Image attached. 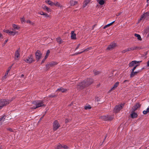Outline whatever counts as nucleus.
<instances>
[{
	"label": "nucleus",
	"mask_w": 149,
	"mask_h": 149,
	"mask_svg": "<svg viewBox=\"0 0 149 149\" xmlns=\"http://www.w3.org/2000/svg\"><path fill=\"white\" fill-rule=\"evenodd\" d=\"M13 27L15 30L11 31L9 30H4V31L9 34V35L14 36L15 35H17L18 32L17 31H15V30H18L19 29V27L17 25L15 24H13Z\"/></svg>",
	"instance_id": "f257e3e1"
},
{
	"label": "nucleus",
	"mask_w": 149,
	"mask_h": 149,
	"mask_svg": "<svg viewBox=\"0 0 149 149\" xmlns=\"http://www.w3.org/2000/svg\"><path fill=\"white\" fill-rule=\"evenodd\" d=\"M44 102L42 101H38L33 102V104L35 105V106L32 107V109H35L36 108L40 107L45 106V105L43 103Z\"/></svg>",
	"instance_id": "f03ea898"
},
{
	"label": "nucleus",
	"mask_w": 149,
	"mask_h": 149,
	"mask_svg": "<svg viewBox=\"0 0 149 149\" xmlns=\"http://www.w3.org/2000/svg\"><path fill=\"white\" fill-rule=\"evenodd\" d=\"M93 82V80L91 79H87L86 81L84 82H82L80 84H79V86H80L81 88H82V87H83L84 86H86L87 85H89L91 84Z\"/></svg>",
	"instance_id": "7ed1b4c3"
},
{
	"label": "nucleus",
	"mask_w": 149,
	"mask_h": 149,
	"mask_svg": "<svg viewBox=\"0 0 149 149\" xmlns=\"http://www.w3.org/2000/svg\"><path fill=\"white\" fill-rule=\"evenodd\" d=\"M12 100H1L0 102V109H1L6 104H7L10 102Z\"/></svg>",
	"instance_id": "20e7f679"
},
{
	"label": "nucleus",
	"mask_w": 149,
	"mask_h": 149,
	"mask_svg": "<svg viewBox=\"0 0 149 149\" xmlns=\"http://www.w3.org/2000/svg\"><path fill=\"white\" fill-rule=\"evenodd\" d=\"M143 19H149V12H148L142 15L139 20V21H140Z\"/></svg>",
	"instance_id": "39448f33"
},
{
	"label": "nucleus",
	"mask_w": 149,
	"mask_h": 149,
	"mask_svg": "<svg viewBox=\"0 0 149 149\" xmlns=\"http://www.w3.org/2000/svg\"><path fill=\"white\" fill-rule=\"evenodd\" d=\"M141 61H132L129 64V66L130 67H132L135 66V65H139V64Z\"/></svg>",
	"instance_id": "423d86ee"
},
{
	"label": "nucleus",
	"mask_w": 149,
	"mask_h": 149,
	"mask_svg": "<svg viewBox=\"0 0 149 149\" xmlns=\"http://www.w3.org/2000/svg\"><path fill=\"white\" fill-rule=\"evenodd\" d=\"M41 52L39 50H37L35 53L36 58L37 60H39L41 57L42 56Z\"/></svg>",
	"instance_id": "0eeeda50"
},
{
	"label": "nucleus",
	"mask_w": 149,
	"mask_h": 149,
	"mask_svg": "<svg viewBox=\"0 0 149 149\" xmlns=\"http://www.w3.org/2000/svg\"><path fill=\"white\" fill-rule=\"evenodd\" d=\"M123 106L124 104H121L116 106L114 109L115 112H118L123 108Z\"/></svg>",
	"instance_id": "6e6552de"
},
{
	"label": "nucleus",
	"mask_w": 149,
	"mask_h": 149,
	"mask_svg": "<svg viewBox=\"0 0 149 149\" xmlns=\"http://www.w3.org/2000/svg\"><path fill=\"white\" fill-rule=\"evenodd\" d=\"M33 61V57L32 55L28 56L25 61L27 63H31Z\"/></svg>",
	"instance_id": "1a4fd4ad"
},
{
	"label": "nucleus",
	"mask_w": 149,
	"mask_h": 149,
	"mask_svg": "<svg viewBox=\"0 0 149 149\" xmlns=\"http://www.w3.org/2000/svg\"><path fill=\"white\" fill-rule=\"evenodd\" d=\"M53 129L54 130H56L58 129L59 127V125L57 121H55L53 123Z\"/></svg>",
	"instance_id": "9d476101"
},
{
	"label": "nucleus",
	"mask_w": 149,
	"mask_h": 149,
	"mask_svg": "<svg viewBox=\"0 0 149 149\" xmlns=\"http://www.w3.org/2000/svg\"><path fill=\"white\" fill-rule=\"evenodd\" d=\"M42 8L44 10H45L47 12L49 13L52 11V10L47 6L45 5H43L42 6Z\"/></svg>",
	"instance_id": "9b49d317"
},
{
	"label": "nucleus",
	"mask_w": 149,
	"mask_h": 149,
	"mask_svg": "<svg viewBox=\"0 0 149 149\" xmlns=\"http://www.w3.org/2000/svg\"><path fill=\"white\" fill-rule=\"evenodd\" d=\"M116 46V45L115 43H113L110 44L109 45L107 48V49L108 50H111L113 49L114 47H115Z\"/></svg>",
	"instance_id": "f8f14e48"
},
{
	"label": "nucleus",
	"mask_w": 149,
	"mask_h": 149,
	"mask_svg": "<svg viewBox=\"0 0 149 149\" xmlns=\"http://www.w3.org/2000/svg\"><path fill=\"white\" fill-rule=\"evenodd\" d=\"M140 104L139 103H137L132 108V111H134L135 110H136L138 108L140 107Z\"/></svg>",
	"instance_id": "ddd939ff"
},
{
	"label": "nucleus",
	"mask_w": 149,
	"mask_h": 149,
	"mask_svg": "<svg viewBox=\"0 0 149 149\" xmlns=\"http://www.w3.org/2000/svg\"><path fill=\"white\" fill-rule=\"evenodd\" d=\"M134 111H132V112L131 114V116L132 118H136L138 114L137 113L134 112Z\"/></svg>",
	"instance_id": "4468645a"
},
{
	"label": "nucleus",
	"mask_w": 149,
	"mask_h": 149,
	"mask_svg": "<svg viewBox=\"0 0 149 149\" xmlns=\"http://www.w3.org/2000/svg\"><path fill=\"white\" fill-rule=\"evenodd\" d=\"M68 90L67 89L63 88L62 87H61L59 88H58L57 90L56 91L61 92L62 93H64L66 92Z\"/></svg>",
	"instance_id": "2eb2a0df"
},
{
	"label": "nucleus",
	"mask_w": 149,
	"mask_h": 149,
	"mask_svg": "<svg viewBox=\"0 0 149 149\" xmlns=\"http://www.w3.org/2000/svg\"><path fill=\"white\" fill-rule=\"evenodd\" d=\"M119 83V82L118 81L116 82V83L114 85V86L112 87L110 89L109 91L110 92H111L112 90H114V89L116 88L118 86Z\"/></svg>",
	"instance_id": "dca6fc26"
},
{
	"label": "nucleus",
	"mask_w": 149,
	"mask_h": 149,
	"mask_svg": "<svg viewBox=\"0 0 149 149\" xmlns=\"http://www.w3.org/2000/svg\"><path fill=\"white\" fill-rule=\"evenodd\" d=\"M71 39L73 40L76 39V34L74 33V31H72L71 32Z\"/></svg>",
	"instance_id": "f3484780"
},
{
	"label": "nucleus",
	"mask_w": 149,
	"mask_h": 149,
	"mask_svg": "<svg viewBox=\"0 0 149 149\" xmlns=\"http://www.w3.org/2000/svg\"><path fill=\"white\" fill-rule=\"evenodd\" d=\"M45 1L46 3L51 6H54V2H52L50 0L46 1Z\"/></svg>",
	"instance_id": "a211bd4d"
},
{
	"label": "nucleus",
	"mask_w": 149,
	"mask_h": 149,
	"mask_svg": "<svg viewBox=\"0 0 149 149\" xmlns=\"http://www.w3.org/2000/svg\"><path fill=\"white\" fill-rule=\"evenodd\" d=\"M19 49L17 50L15 53V59H17L19 56Z\"/></svg>",
	"instance_id": "6ab92c4d"
},
{
	"label": "nucleus",
	"mask_w": 149,
	"mask_h": 149,
	"mask_svg": "<svg viewBox=\"0 0 149 149\" xmlns=\"http://www.w3.org/2000/svg\"><path fill=\"white\" fill-rule=\"evenodd\" d=\"M57 64V63L55 62H52L51 63H49V64H47L46 65V67L47 68H48V66L49 67H51L52 66L54 65H56Z\"/></svg>",
	"instance_id": "aec40b11"
},
{
	"label": "nucleus",
	"mask_w": 149,
	"mask_h": 149,
	"mask_svg": "<svg viewBox=\"0 0 149 149\" xmlns=\"http://www.w3.org/2000/svg\"><path fill=\"white\" fill-rule=\"evenodd\" d=\"M6 116H3L0 118V126L2 125V123L4 121Z\"/></svg>",
	"instance_id": "412c9836"
},
{
	"label": "nucleus",
	"mask_w": 149,
	"mask_h": 149,
	"mask_svg": "<svg viewBox=\"0 0 149 149\" xmlns=\"http://www.w3.org/2000/svg\"><path fill=\"white\" fill-rule=\"evenodd\" d=\"M54 6L60 8L62 7V6L60 4V3L56 1H54Z\"/></svg>",
	"instance_id": "4be33fe9"
},
{
	"label": "nucleus",
	"mask_w": 149,
	"mask_h": 149,
	"mask_svg": "<svg viewBox=\"0 0 149 149\" xmlns=\"http://www.w3.org/2000/svg\"><path fill=\"white\" fill-rule=\"evenodd\" d=\"M91 0H85L84 3L83 7H85Z\"/></svg>",
	"instance_id": "5701e85b"
},
{
	"label": "nucleus",
	"mask_w": 149,
	"mask_h": 149,
	"mask_svg": "<svg viewBox=\"0 0 149 149\" xmlns=\"http://www.w3.org/2000/svg\"><path fill=\"white\" fill-rule=\"evenodd\" d=\"M100 118L101 119L104 120H106L109 119V118L107 116H103L100 117Z\"/></svg>",
	"instance_id": "b1692460"
},
{
	"label": "nucleus",
	"mask_w": 149,
	"mask_h": 149,
	"mask_svg": "<svg viewBox=\"0 0 149 149\" xmlns=\"http://www.w3.org/2000/svg\"><path fill=\"white\" fill-rule=\"evenodd\" d=\"M77 1L73 0L70 1V4L71 6H74L77 3Z\"/></svg>",
	"instance_id": "393cba45"
},
{
	"label": "nucleus",
	"mask_w": 149,
	"mask_h": 149,
	"mask_svg": "<svg viewBox=\"0 0 149 149\" xmlns=\"http://www.w3.org/2000/svg\"><path fill=\"white\" fill-rule=\"evenodd\" d=\"M139 72H134L132 71L131 72V74H130V77H134V75H136L137 73H138Z\"/></svg>",
	"instance_id": "a878e982"
},
{
	"label": "nucleus",
	"mask_w": 149,
	"mask_h": 149,
	"mask_svg": "<svg viewBox=\"0 0 149 149\" xmlns=\"http://www.w3.org/2000/svg\"><path fill=\"white\" fill-rule=\"evenodd\" d=\"M92 48L91 47H89V48H88L87 49H85L82 52H79L77 53V54H81L82 53H83V52H85L86 51H88V50H90Z\"/></svg>",
	"instance_id": "bb28decb"
},
{
	"label": "nucleus",
	"mask_w": 149,
	"mask_h": 149,
	"mask_svg": "<svg viewBox=\"0 0 149 149\" xmlns=\"http://www.w3.org/2000/svg\"><path fill=\"white\" fill-rule=\"evenodd\" d=\"M13 65H12L11 66L9 67L8 68V70L6 72L5 75L6 76L8 74L9 72L10 71L11 68H12Z\"/></svg>",
	"instance_id": "cd10ccee"
},
{
	"label": "nucleus",
	"mask_w": 149,
	"mask_h": 149,
	"mask_svg": "<svg viewBox=\"0 0 149 149\" xmlns=\"http://www.w3.org/2000/svg\"><path fill=\"white\" fill-rule=\"evenodd\" d=\"M114 22H115V21H114L112 22H111L109 24H108L107 25H106L105 26H104V29H105L106 28L112 25Z\"/></svg>",
	"instance_id": "c85d7f7f"
},
{
	"label": "nucleus",
	"mask_w": 149,
	"mask_h": 149,
	"mask_svg": "<svg viewBox=\"0 0 149 149\" xmlns=\"http://www.w3.org/2000/svg\"><path fill=\"white\" fill-rule=\"evenodd\" d=\"M134 36L137 37L139 40H141V37L139 35L135 33L134 34Z\"/></svg>",
	"instance_id": "c756f323"
},
{
	"label": "nucleus",
	"mask_w": 149,
	"mask_h": 149,
	"mask_svg": "<svg viewBox=\"0 0 149 149\" xmlns=\"http://www.w3.org/2000/svg\"><path fill=\"white\" fill-rule=\"evenodd\" d=\"M84 108L86 110H89L91 108V107L90 105H87L85 106Z\"/></svg>",
	"instance_id": "7c9ffc66"
},
{
	"label": "nucleus",
	"mask_w": 149,
	"mask_h": 149,
	"mask_svg": "<svg viewBox=\"0 0 149 149\" xmlns=\"http://www.w3.org/2000/svg\"><path fill=\"white\" fill-rule=\"evenodd\" d=\"M56 41L59 44H61L62 42V40L60 38H56Z\"/></svg>",
	"instance_id": "2f4dec72"
},
{
	"label": "nucleus",
	"mask_w": 149,
	"mask_h": 149,
	"mask_svg": "<svg viewBox=\"0 0 149 149\" xmlns=\"http://www.w3.org/2000/svg\"><path fill=\"white\" fill-rule=\"evenodd\" d=\"M50 53V51L49 50H48L46 53V55L45 56V59L47 58V57Z\"/></svg>",
	"instance_id": "473e14b6"
},
{
	"label": "nucleus",
	"mask_w": 149,
	"mask_h": 149,
	"mask_svg": "<svg viewBox=\"0 0 149 149\" xmlns=\"http://www.w3.org/2000/svg\"><path fill=\"white\" fill-rule=\"evenodd\" d=\"M26 22L28 23H29L30 24H31V25H33L34 24V23L31 22L30 20H27V21H26Z\"/></svg>",
	"instance_id": "72a5a7b5"
},
{
	"label": "nucleus",
	"mask_w": 149,
	"mask_h": 149,
	"mask_svg": "<svg viewBox=\"0 0 149 149\" xmlns=\"http://www.w3.org/2000/svg\"><path fill=\"white\" fill-rule=\"evenodd\" d=\"M134 47H130V48H127V51H130L131 50H134Z\"/></svg>",
	"instance_id": "f704fd0d"
},
{
	"label": "nucleus",
	"mask_w": 149,
	"mask_h": 149,
	"mask_svg": "<svg viewBox=\"0 0 149 149\" xmlns=\"http://www.w3.org/2000/svg\"><path fill=\"white\" fill-rule=\"evenodd\" d=\"M43 15L46 18H48L50 17L49 15L46 13H45L44 15Z\"/></svg>",
	"instance_id": "c9c22d12"
},
{
	"label": "nucleus",
	"mask_w": 149,
	"mask_h": 149,
	"mask_svg": "<svg viewBox=\"0 0 149 149\" xmlns=\"http://www.w3.org/2000/svg\"><path fill=\"white\" fill-rule=\"evenodd\" d=\"M21 22L22 23L25 22V20L24 17H22L20 18Z\"/></svg>",
	"instance_id": "e433bc0d"
},
{
	"label": "nucleus",
	"mask_w": 149,
	"mask_h": 149,
	"mask_svg": "<svg viewBox=\"0 0 149 149\" xmlns=\"http://www.w3.org/2000/svg\"><path fill=\"white\" fill-rule=\"evenodd\" d=\"M62 148V146L60 144H58L56 146V148Z\"/></svg>",
	"instance_id": "4c0bfd02"
},
{
	"label": "nucleus",
	"mask_w": 149,
	"mask_h": 149,
	"mask_svg": "<svg viewBox=\"0 0 149 149\" xmlns=\"http://www.w3.org/2000/svg\"><path fill=\"white\" fill-rule=\"evenodd\" d=\"M62 148H63L65 149H68V147L65 145H63L62 146Z\"/></svg>",
	"instance_id": "58836bf2"
},
{
	"label": "nucleus",
	"mask_w": 149,
	"mask_h": 149,
	"mask_svg": "<svg viewBox=\"0 0 149 149\" xmlns=\"http://www.w3.org/2000/svg\"><path fill=\"white\" fill-rule=\"evenodd\" d=\"M93 72H94V73L95 74H98L99 73V72H98V71H97L96 70H94L93 71Z\"/></svg>",
	"instance_id": "ea45409f"
},
{
	"label": "nucleus",
	"mask_w": 149,
	"mask_h": 149,
	"mask_svg": "<svg viewBox=\"0 0 149 149\" xmlns=\"http://www.w3.org/2000/svg\"><path fill=\"white\" fill-rule=\"evenodd\" d=\"M139 65H135V66H133L134 68H133L132 69V71H134L135 69H136V68Z\"/></svg>",
	"instance_id": "a19ab883"
},
{
	"label": "nucleus",
	"mask_w": 149,
	"mask_h": 149,
	"mask_svg": "<svg viewBox=\"0 0 149 149\" xmlns=\"http://www.w3.org/2000/svg\"><path fill=\"white\" fill-rule=\"evenodd\" d=\"M45 13H44L42 11L38 13V14H40L41 15H44Z\"/></svg>",
	"instance_id": "79ce46f5"
},
{
	"label": "nucleus",
	"mask_w": 149,
	"mask_h": 149,
	"mask_svg": "<svg viewBox=\"0 0 149 149\" xmlns=\"http://www.w3.org/2000/svg\"><path fill=\"white\" fill-rule=\"evenodd\" d=\"M55 96H56V95H53V94H52V95H49V97H54Z\"/></svg>",
	"instance_id": "37998d69"
},
{
	"label": "nucleus",
	"mask_w": 149,
	"mask_h": 149,
	"mask_svg": "<svg viewBox=\"0 0 149 149\" xmlns=\"http://www.w3.org/2000/svg\"><path fill=\"white\" fill-rule=\"evenodd\" d=\"M143 113L144 114H146L148 113L146 110H146L143 111Z\"/></svg>",
	"instance_id": "c03bdc74"
},
{
	"label": "nucleus",
	"mask_w": 149,
	"mask_h": 149,
	"mask_svg": "<svg viewBox=\"0 0 149 149\" xmlns=\"http://www.w3.org/2000/svg\"><path fill=\"white\" fill-rule=\"evenodd\" d=\"M6 76H5V75L4 77H3L2 78V80H4L6 79Z\"/></svg>",
	"instance_id": "a18cd8bd"
},
{
	"label": "nucleus",
	"mask_w": 149,
	"mask_h": 149,
	"mask_svg": "<svg viewBox=\"0 0 149 149\" xmlns=\"http://www.w3.org/2000/svg\"><path fill=\"white\" fill-rule=\"evenodd\" d=\"M80 44H79L77 46V47L76 48V50L80 46Z\"/></svg>",
	"instance_id": "49530a36"
},
{
	"label": "nucleus",
	"mask_w": 149,
	"mask_h": 149,
	"mask_svg": "<svg viewBox=\"0 0 149 149\" xmlns=\"http://www.w3.org/2000/svg\"><path fill=\"white\" fill-rule=\"evenodd\" d=\"M127 52V49H125L123 51H122V53H125L126 52Z\"/></svg>",
	"instance_id": "de8ad7c7"
},
{
	"label": "nucleus",
	"mask_w": 149,
	"mask_h": 149,
	"mask_svg": "<svg viewBox=\"0 0 149 149\" xmlns=\"http://www.w3.org/2000/svg\"><path fill=\"white\" fill-rule=\"evenodd\" d=\"M8 39L6 40L4 42V45H5L6 43L8 42Z\"/></svg>",
	"instance_id": "09e8293b"
},
{
	"label": "nucleus",
	"mask_w": 149,
	"mask_h": 149,
	"mask_svg": "<svg viewBox=\"0 0 149 149\" xmlns=\"http://www.w3.org/2000/svg\"><path fill=\"white\" fill-rule=\"evenodd\" d=\"M45 59H45V58L44 59H43V60H42V63H43L45 61Z\"/></svg>",
	"instance_id": "8fccbe9b"
},
{
	"label": "nucleus",
	"mask_w": 149,
	"mask_h": 149,
	"mask_svg": "<svg viewBox=\"0 0 149 149\" xmlns=\"http://www.w3.org/2000/svg\"><path fill=\"white\" fill-rule=\"evenodd\" d=\"M147 33V31H146V30H144V31L143 32V33Z\"/></svg>",
	"instance_id": "3c124183"
},
{
	"label": "nucleus",
	"mask_w": 149,
	"mask_h": 149,
	"mask_svg": "<svg viewBox=\"0 0 149 149\" xmlns=\"http://www.w3.org/2000/svg\"><path fill=\"white\" fill-rule=\"evenodd\" d=\"M146 111L148 113L149 112V107L147 109Z\"/></svg>",
	"instance_id": "603ef678"
},
{
	"label": "nucleus",
	"mask_w": 149,
	"mask_h": 149,
	"mask_svg": "<svg viewBox=\"0 0 149 149\" xmlns=\"http://www.w3.org/2000/svg\"><path fill=\"white\" fill-rule=\"evenodd\" d=\"M68 121V120L67 119H65V123H67Z\"/></svg>",
	"instance_id": "864d4df0"
},
{
	"label": "nucleus",
	"mask_w": 149,
	"mask_h": 149,
	"mask_svg": "<svg viewBox=\"0 0 149 149\" xmlns=\"http://www.w3.org/2000/svg\"><path fill=\"white\" fill-rule=\"evenodd\" d=\"M2 34L0 33V38H1L2 37Z\"/></svg>",
	"instance_id": "5fc2aeb1"
},
{
	"label": "nucleus",
	"mask_w": 149,
	"mask_h": 149,
	"mask_svg": "<svg viewBox=\"0 0 149 149\" xmlns=\"http://www.w3.org/2000/svg\"><path fill=\"white\" fill-rule=\"evenodd\" d=\"M24 75L23 74H22L21 76V77H24Z\"/></svg>",
	"instance_id": "6e6d98bb"
},
{
	"label": "nucleus",
	"mask_w": 149,
	"mask_h": 149,
	"mask_svg": "<svg viewBox=\"0 0 149 149\" xmlns=\"http://www.w3.org/2000/svg\"><path fill=\"white\" fill-rule=\"evenodd\" d=\"M127 81V80H125V81H124V82H123V83H125L126 82V81Z\"/></svg>",
	"instance_id": "4d7b16f0"
},
{
	"label": "nucleus",
	"mask_w": 149,
	"mask_h": 149,
	"mask_svg": "<svg viewBox=\"0 0 149 149\" xmlns=\"http://www.w3.org/2000/svg\"><path fill=\"white\" fill-rule=\"evenodd\" d=\"M147 2L148 3H149V0H147Z\"/></svg>",
	"instance_id": "13d9d810"
},
{
	"label": "nucleus",
	"mask_w": 149,
	"mask_h": 149,
	"mask_svg": "<svg viewBox=\"0 0 149 149\" xmlns=\"http://www.w3.org/2000/svg\"><path fill=\"white\" fill-rule=\"evenodd\" d=\"M0 149H2V147L1 146H0Z\"/></svg>",
	"instance_id": "bf43d9fd"
},
{
	"label": "nucleus",
	"mask_w": 149,
	"mask_h": 149,
	"mask_svg": "<svg viewBox=\"0 0 149 149\" xmlns=\"http://www.w3.org/2000/svg\"><path fill=\"white\" fill-rule=\"evenodd\" d=\"M42 119V118H40V120Z\"/></svg>",
	"instance_id": "052dcab7"
}]
</instances>
